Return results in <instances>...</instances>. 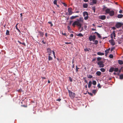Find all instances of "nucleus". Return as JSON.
Returning a JSON list of instances; mask_svg holds the SVG:
<instances>
[{
    "label": "nucleus",
    "mask_w": 123,
    "mask_h": 123,
    "mask_svg": "<svg viewBox=\"0 0 123 123\" xmlns=\"http://www.w3.org/2000/svg\"><path fill=\"white\" fill-rule=\"evenodd\" d=\"M77 21H75L73 24L72 26L75 27V25H76L78 26L79 27V28L81 27L82 24L81 22H82L83 21V18L81 17L79 18V19H77Z\"/></svg>",
    "instance_id": "f257e3e1"
},
{
    "label": "nucleus",
    "mask_w": 123,
    "mask_h": 123,
    "mask_svg": "<svg viewBox=\"0 0 123 123\" xmlns=\"http://www.w3.org/2000/svg\"><path fill=\"white\" fill-rule=\"evenodd\" d=\"M69 96L71 98H74L75 96V94L74 93L72 92L70 90H68Z\"/></svg>",
    "instance_id": "f03ea898"
},
{
    "label": "nucleus",
    "mask_w": 123,
    "mask_h": 123,
    "mask_svg": "<svg viewBox=\"0 0 123 123\" xmlns=\"http://www.w3.org/2000/svg\"><path fill=\"white\" fill-rule=\"evenodd\" d=\"M83 16L84 17V19L85 20H87L88 18V14L86 12H83Z\"/></svg>",
    "instance_id": "7ed1b4c3"
},
{
    "label": "nucleus",
    "mask_w": 123,
    "mask_h": 123,
    "mask_svg": "<svg viewBox=\"0 0 123 123\" xmlns=\"http://www.w3.org/2000/svg\"><path fill=\"white\" fill-rule=\"evenodd\" d=\"M103 62L102 61H99L98 63V64L99 65V68H103L104 66V65L103 64Z\"/></svg>",
    "instance_id": "20e7f679"
},
{
    "label": "nucleus",
    "mask_w": 123,
    "mask_h": 123,
    "mask_svg": "<svg viewBox=\"0 0 123 123\" xmlns=\"http://www.w3.org/2000/svg\"><path fill=\"white\" fill-rule=\"evenodd\" d=\"M68 13H66V14L67 15H71L73 13L72 12V8H71V7H69V8H68Z\"/></svg>",
    "instance_id": "39448f33"
},
{
    "label": "nucleus",
    "mask_w": 123,
    "mask_h": 123,
    "mask_svg": "<svg viewBox=\"0 0 123 123\" xmlns=\"http://www.w3.org/2000/svg\"><path fill=\"white\" fill-rule=\"evenodd\" d=\"M122 25V24L121 23H117L116 25V27L117 28L120 27Z\"/></svg>",
    "instance_id": "423d86ee"
},
{
    "label": "nucleus",
    "mask_w": 123,
    "mask_h": 123,
    "mask_svg": "<svg viewBox=\"0 0 123 123\" xmlns=\"http://www.w3.org/2000/svg\"><path fill=\"white\" fill-rule=\"evenodd\" d=\"M97 2V0H92V2L90 4L93 5L94 4H96Z\"/></svg>",
    "instance_id": "0eeeda50"
},
{
    "label": "nucleus",
    "mask_w": 123,
    "mask_h": 123,
    "mask_svg": "<svg viewBox=\"0 0 123 123\" xmlns=\"http://www.w3.org/2000/svg\"><path fill=\"white\" fill-rule=\"evenodd\" d=\"M109 42L111 43V45L113 46L115 44V42L114 40L113 39L110 40Z\"/></svg>",
    "instance_id": "6e6552de"
},
{
    "label": "nucleus",
    "mask_w": 123,
    "mask_h": 123,
    "mask_svg": "<svg viewBox=\"0 0 123 123\" xmlns=\"http://www.w3.org/2000/svg\"><path fill=\"white\" fill-rule=\"evenodd\" d=\"M110 12L109 13V15L111 16H113L114 15V12L113 10L110 11Z\"/></svg>",
    "instance_id": "1a4fd4ad"
},
{
    "label": "nucleus",
    "mask_w": 123,
    "mask_h": 123,
    "mask_svg": "<svg viewBox=\"0 0 123 123\" xmlns=\"http://www.w3.org/2000/svg\"><path fill=\"white\" fill-rule=\"evenodd\" d=\"M110 9L109 8H107L106 9V10H105V14H109V13L110 12Z\"/></svg>",
    "instance_id": "9d476101"
},
{
    "label": "nucleus",
    "mask_w": 123,
    "mask_h": 123,
    "mask_svg": "<svg viewBox=\"0 0 123 123\" xmlns=\"http://www.w3.org/2000/svg\"><path fill=\"white\" fill-rule=\"evenodd\" d=\"M53 51L51 50V49L49 48H48L47 49V52L48 53H49V55H50L52 53Z\"/></svg>",
    "instance_id": "9b49d317"
},
{
    "label": "nucleus",
    "mask_w": 123,
    "mask_h": 123,
    "mask_svg": "<svg viewBox=\"0 0 123 123\" xmlns=\"http://www.w3.org/2000/svg\"><path fill=\"white\" fill-rule=\"evenodd\" d=\"M100 19L104 20L106 18V16L105 15H102L100 16Z\"/></svg>",
    "instance_id": "f8f14e48"
},
{
    "label": "nucleus",
    "mask_w": 123,
    "mask_h": 123,
    "mask_svg": "<svg viewBox=\"0 0 123 123\" xmlns=\"http://www.w3.org/2000/svg\"><path fill=\"white\" fill-rule=\"evenodd\" d=\"M78 17V16L77 15H76L74 16H73L70 17V19H73L76 18L77 17Z\"/></svg>",
    "instance_id": "ddd939ff"
},
{
    "label": "nucleus",
    "mask_w": 123,
    "mask_h": 123,
    "mask_svg": "<svg viewBox=\"0 0 123 123\" xmlns=\"http://www.w3.org/2000/svg\"><path fill=\"white\" fill-rule=\"evenodd\" d=\"M92 84V82L91 81H90L88 83V88H90V87H91V85Z\"/></svg>",
    "instance_id": "4468645a"
},
{
    "label": "nucleus",
    "mask_w": 123,
    "mask_h": 123,
    "mask_svg": "<svg viewBox=\"0 0 123 123\" xmlns=\"http://www.w3.org/2000/svg\"><path fill=\"white\" fill-rule=\"evenodd\" d=\"M97 54L98 55H104V53H103L101 52H98L97 53Z\"/></svg>",
    "instance_id": "2eb2a0df"
},
{
    "label": "nucleus",
    "mask_w": 123,
    "mask_h": 123,
    "mask_svg": "<svg viewBox=\"0 0 123 123\" xmlns=\"http://www.w3.org/2000/svg\"><path fill=\"white\" fill-rule=\"evenodd\" d=\"M123 17V15L122 14H119L118 15L117 17L118 18H121Z\"/></svg>",
    "instance_id": "dca6fc26"
},
{
    "label": "nucleus",
    "mask_w": 123,
    "mask_h": 123,
    "mask_svg": "<svg viewBox=\"0 0 123 123\" xmlns=\"http://www.w3.org/2000/svg\"><path fill=\"white\" fill-rule=\"evenodd\" d=\"M96 74L98 76H100L101 74V73L100 71H97L96 73Z\"/></svg>",
    "instance_id": "f3484780"
},
{
    "label": "nucleus",
    "mask_w": 123,
    "mask_h": 123,
    "mask_svg": "<svg viewBox=\"0 0 123 123\" xmlns=\"http://www.w3.org/2000/svg\"><path fill=\"white\" fill-rule=\"evenodd\" d=\"M95 33L96 34L97 36L99 38H100L101 37V36L100 35V34L98 33L97 32H95L94 33Z\"/></svg>",
    "instance_id": "a211bd4d"
},
{
    "label": "nucleus",
    "mask_w": 123,
    "mask_h": 123,
    "mask_svg": "<svg viewBox=\"0 0 123 123\" xmlns=\"http://www.w3.org/2000/svg\"><path fill=\"white\" fill-rule=\"evenodd\" d=\"M83 6L84 8H86L88 7V5L87 4L85 3L83 4Z\"/></svg>",
    "instance_id": "6ab92c4d"
},
{
    "label": "nucleus",
    "mask_w": 123,
    "mask_h": 123,
    "mask_svg": "<svg viewBox=\"0 0 123 123\" xmlns=\"http://www.w3.org/2000/svg\"><path fill=\"white\" fill-rule=\"evenodd\" d=\"M118 63L120 65H122L123 64V62L121 60H118Z\"/></svg>",
    "instance_id": "aec40b11"
},
{
    "label": "nucleus",
    "mask_w": 123,
    "mask_h": 123,
    "mask_svg": "<svg viewBox=\"0 0 123 123\" xmlns=\"http://www.w3.org/2000/svg\"><path fill=\"white\" fill-rule=\"evenodd\" d=\"M113 71H114V68H111L109 70V71L111 72H112Z\"/></svg>",
    "instance_id": "412c9836"
},
{
    "label": "nucleus",
    "mask_w": 123,
    "mask_h": 123,
    "mask_svg": "<svg viewBox=\"0 0 123 123\" xmlns=\"http://www.w3.org/2000/svg\"><path fill=\"white\" fill-rule=\"evenodd\" d=\"M52 60V57L50 56V55H49L48 56V60L49 61Z\"/></svg>",
    "instance_id": "4be33fe9"
},
{
    "label": "nucleus",
    "mask_w": 123,
    "mask_h": 123,
    "mask_svg": "<svg viewBox=\"0 0 123 123\" xmlns=\"http://www.w3.org/2000/svg\"><path fill=\"white\" fill-rule=\"evenodd\" d=\"M89 39L90 41H92V36L91 35L89 37Z\"/></svg>",
    "instance_id": "5701e85b"
},
{
    "label": "nucleus",
    "mask_w": 123,
    "mask_h": 123,
    "mask_svg": "<svg viewBox=\"0 0 123 123\" xmlns=\"http://www.w3.org/2000/svg\"><path fill=\"white\" fill-rule=\"evenodd\" d=\"M39 32L40 33V36L41 37H43L44 35L43 33L41 31H39Z\"/></svg>",
    "instance_id": "b1692460"
},
{
    "label": "nucleus",
    "mask_w": 123,
    "mask_h": 123,
    "mask_svg": "<svg viewBox=\"0 0 123 123\" xmlns=\"http://www.w3.org/2000/svg\"><path fill=\"white\" fill-rule=\"evenodd\" d=\"M6 35H9V31L8 30H7L6 31Z\"/></svg>",
    "instance_id": "393cba45"
},
{
    "label": "nucleus",
    "mask_w": 123,
    "mask_h": 123,
    "mask_svg": "<svg viewBox=\"0 0 123 123\" xmlns=\"http://www.w3.org/2000/svg\"><path fill=\"white\" fill-rule=\"evenodd\" d=\"M100 70L102 72H104L105 71V69L104 68H101L100 69Z\"/></svg>",
    "instance_id": "a878e982"
},
{
    "label": "nucleus",
    "mask_w": 123,
    "mask_h": 123,
    "mask_svg": "<svg viewBox=\"0 0 123 123\" xmlns=\"http://www.w3.org/2000/svg\"><path fill=\"white\" fill-rule=\"evenodd\" d=\"M77 36L79 37H83V35L81 33H80L76 35Z\"/></svg>",
    "instance_id": "bb28decb"
},
{
    "label": "nucleus",
    "mask_w": 123,
    "mask_h": 123,
    "mask_svg": "<svg viewBox=\"0 0 123 123\" xmlns=\"http://www.w3.org/2000/svg\"><path fill=\"white\" fill-rule=\"evenodd\" d=\"M107 7H106L105 6H103V11H105V10H106L105 9H107Z\"/></svg>",
    "instance_id": "cd10ccee"
},
{
    "label": "nucleus",
    "mask_w": 123,
    "mask_h": 123,
    "mask_svg": "<svg viewBox=\"0 0 123 123\" xmlns=\"http://www.w3.org/2000/svg\"><path fill=\"white\" fill-rule=\"evenodd\" d=\"M96 82L95 80H93L92 81V84L94 85H96Z\"/></svg>",
    "instance_id": "c85d7f7f"
},
{
    "label": "nucleus",
    "mask_w": 123,
    "mask_h": 123,
    "mask_svg": "<svg viewBox=\"0 0 123 123\" xmlns=\"http://www.w3.org/2000/svg\"><path fill=\"white\" fill-rule=\"evenodd\" d=\"M120 79H123V74L120 75L119 76Z\"/></svg>",
    "instance_id": "c756f323"
},
{
    "label": "nucleus",
    "mask_w": 123,
    "mask_h": 123,
    "mask_svg": "<svg viewBox=\"0 0 123 123\" xmlns=\"http://www.w3.org/2000/svg\"><path fill=\"white\" fill-rule=\"evenodd\" d=\"M79 69V68H78L77 66H76V72H77L78 71V69Z\"/></svg>",
    "instance_id": "7c9ffc66"
},
{
    "label": "nucleus",
    "mask_w": 123,
    "mask_h": 123,
    "mask_svg": "<svg viewBox=\"0 0 123 123\" xmlns=\"http://www.w3.org/2000/svg\"><path fill=\"white\" fill-rule=\"evenodd\" d=\"M18 24H17L16 25L15 27L16 29L18 30V31L19 32H20V30L17 27V25H18Z\"/></svg>",
    "instance_id": "2f4dec72"
},
{
    "label": "nucleus",
    "mask_w": 123,
    "mask_h": 123,
    "mask_svg": "<svg viewBox=\"0 0 123 123\" xmlns=\"http://www.w3.org/2000/svg\"><path fill=\"white\" fill-rule=\"evenodd\" d=\"M118 70V68H114V71L117 72Z\"/></svg>",
    "instance_id": "473e14b6"
},
{
    "label": "nucleus",
    "mask_w": 123,
    "mask_h": 123,
    "mask_svg": "<svg viewBox=\"0 0 123 123\" xmlns=\"http://www.w3.org/2000/svg\"><path fill=\"white\" fill-rule=\"evenodd\" d=\"M109 57L111 58H112L113 57V55L112 54H110Z\"/></svg>",
    "instance_id": "72a5a7b5"
},
{
    "label": "nucleus",
    "mask_w": 123,
    "mask_h": 123,
    "mask_svg": "<svg viewBox=\"0 0 123 123\" xmlns=\"http://www.w3.org/2000/svg\"><path fill=\"white\" fill-rule=\"evenodd\" d=\"M105 55L106 56L109 53V51H107L105 50Z\"/></svg>",
    "instance_id": "f704fd0d"
},
{
    "label": "nucleus",
    "mask_w": 123,
    "mask_h": 123,
    "mask_svg": "<svg viewBox=\"0 0 123 123\" xmlns=\"http://www.w3.org/2000/svg\"><path fill=\"white\" fill-rule=\"evenodd\" d=\"M112 34V35H113V36H114V37H115L116 36V34H115V32L114 31Z\"/></svg>",
    "instance_id": "c9c22d12"
},
{
    "label": "nucleus",
    "mask_w": 123,
    "mask_h": 123,
    "mask_svg": "<svg viewBox=\"0 0 123 123\" xmlns=\"http://www.w3.org/2000/svg\"><path fill=\"white\" fill-rule=\"evenodd\" d=\"M96 90H92V93L94 94H95L96 92Z\"/></svg>",
    "instance_id": "e433bc0d"
},
{
    "label": "nucleus",
    "mask_w": 123,
    "mask_h": 123,
    "mask_svg": "<svg viewBox=\"0 0 123 123\" xmlns=\"http://www.w3.org/2000/svg\"><path fill=\"white\" fill-rule=\"evenodd\" d=\"M57 1L56 0H54V4L55 5H57Z\"/></svg>",
    "instance_id": "4c0bfd02"
},
{
    "label": "nucleus",
    "mask_w": 123,
    "mask_h": 123,
    "mask_svg": "<svg viewBox=\"0 0 123 123\" xmlns=\"http://www.w3.org/2000/svg\"><path fill=\"white\" fill-rule=\"evenodd\" d=\"M102 58L100 57H98L97 58V60L98 61H99L101 60Z\"/></svg>",
    "instance_id": "58836bf2"
},
{
    "label": "nucleus",
    "mask_w": 123,
    "mask_h": 123,
    "mask_svg": "<svg viewBox=\"0 0 123 123\" xmlns=\"http://www.w3.org/2000/svg\"><path fill=\"white\" fill-rule=\"evenodd\" d=\"M94 42V43H93L95 44H97L98 43V41L97 40L95 41Z\"/></svg>",
    "instance_id": "ea45409f"
},
{
    "label": "nucleus",
    "mask_w": 123,
    "mask_h": 123,
    "mask_svg": "<svg viewBox=\"0 0 123 123\" xmlns=\"http://www.w3.org/2000/svg\"><path fill=\"white\" fill-rule=\"evenodd\" d=\"M92 39L95 40L96 39V37L95 35L92 36Z\"/></svg>",
    "instance_id": "a19ab883"
},
{
    "label": "nucleus",
    "mask_w": 123,
    "mask_h": 123,
    "mask_svg": "<svg viewBox=\"0 0 123 123\" xmlns=\"http://www.w3.org/2000/svg\"><path fill=\"white\" fill-rule=\"evenodd\" d=\"M67 28L68 29V30L69 31H70L71 30V28L69 26H68L67 27Z\"/></svg>",
    "instance_id": "79ce46f5"
},
{
    "label": "nucleus",
    "mask_w": 123,
    "mask_h": 123,
    "mask_svg": "<svg viewBox=\"0 0 123 123\" xmlns=\"http://www.w3.org/2000/svg\"><path fill=\"white\" fill-rule=\"evenodd\" d=\"M96 8L95 7H92V9L93 11L94 12H95Z\"/></svg>",
    "instance_id": "37998d69"
},
{
    "label": "nucleus",
    "mask_w": 123,
    "mask_h": 123,
    "mask_svg": "<svg viewBox=\"0 0 123 123\" xmlns=\"http://www.w3.org/2000/svg\"><path fill=\"white\" fill-rule=\"evenodd\" d=\"M92 76L90 75H89L88 76V78L90 79H91L92 78Z\"/></svg>",
    "instance_id": "c03bdc74"
},
{
    "label": "nucleus",
    "mask_w": 123,
    "mask_h": 123,
    "mask_svg": "<svg viewBox=\"0 0 123 123\" xmlns=\"http://www.w3.org/2000/svg\"><path fill=\"white\" fill-rule=\"evenodd\" d=\"M69 80L71 82H72V79L70 77H69Z\"/></svg>",
    "instance_id": "a18cd8bd"
},
{
    "label": "nucleus",
    "mask_w": 123,
    "mask_h": 123,
    "mask_svg": "<svg viewBox=\"0 0 123 123\" xmlns=\"http://www.w3.org/2000/svg\"><path fill=\"white\" fill-rule=\"evenodd\" d=\"M21 106L22 107H27V105H21Z\"/></svg>",
    "instance_id": "49530a36"
},
{
    "label": "nucleus",
    "mask_w": 123,
    "mask_h": 123,
    "mask_svg": "<svg viewBox=\"0 0 123 123\" xmlns=\"http://www.w3.org/2000/svg\"><path fill=\"white\" fill-rule=\"evenodd\" d=\"M98 88H101V87L100 84H98Z\"/></svg>",
    "instance_id": "de8ad7c7"
},
{
    "label": "nucleus",
    "mask_w": 123,
    "mask_h": 123,
    "mask_svg": "<svg viewBox=\"0 0 123 123\" xmlns=\"http://www.w3.org/2000/svg\"><path fill=\"white\" fill-rule=\"evenodd\" d=\"M84 50L86 51H89V50L87 48H85L84 49Z\"/></svg>",
    "instance_id": "09e8293b"
},
{
    "label": "nucleus",
    "mask_w": 123,
    "mask_h": 123,
    "mask_svg": "<svg viewBox=\"0 0 123 123\" xmlns=\"http://www.w3.org/2000/svg\"><path fill=\"white\" fill-rule=\"evenodd\" d=\"M49 24H50L51 25V26H52L53 25L51 22H48Z\"/></svg>",
    "instance_id": "8fccbe9b"
},
{
    "label": "nucleus",
    "mask_w": 123,
    "mask_h": 123,
    "mask_svg": "<svg viewBox=\"0 0 123 123\" xmlns=\"http://www.w3.org/2000/svg\"><path fill=\"white\" fill-rule=\"evenodd\" d=\"M110 37L111 38L113 39V35H112V34H111L110 35Z\"/></svg>",
    "instance_id": "3c124183"
},
{
    "label": "nucleus",
    "mask_w": 123,
    "mask_h": 123,
    "mask_svg": "<svg viewBox=\"0 0 123 123\" xmlns=\"http://www.w3.org/2000/svg\"><path fill=\"white\" fill-rule=\"evenodd\" d=\"M88 93L89 94V95H91V96H92V93H91V92H88Z\"/></svg>",
    "instance_id": "603ef678"
},
{
    "label": "nucleus",
    "mask_w": 123,
    "mask_h": 123,
    "mask_svg": "<svg viewBox=\"0 0 123 123\" xmlns=\"http://www.w3.org/2000/svg\"><path fill=\"white\" fill-rule=\"evenodd\" d=\"M70 37H73L74 36V35L73 34H71L70 35Z\"/></svg>",
    "instance_id": "864d4df0"
},
{
    "label": "nucleus",
    "mask_w": 123,
    "mask_h": 123,
    "mask_svg": "<svg viewBox=\"0 0 123 123\" xmlns=\"http://www.w3.org/2000/svg\"><path fill=\"white\" fill-rule=\"evenodd\" d=\"M63 5H64V6H67V5L65 3H63Z\"/></svg>",
    "instance_id": "5fc2aeb1"
},
{
    "label": "nucleus",
    "mask_w": 123,
    "mask_h": 123,
    "mask_svg": "<svg viewBox=\"0 0 123 123\" xmlns=\"http://www.w3.org/2000/svg\"><path fill=\"white\" fill-rule=\"evenodd\" d=\"M62 34L63 35L66 36V33H63V32L62 33Z\"/></svg>",
    "instance_id": "6e6d98bb"
},
{
    "label": "nucleus",
    "mask_w": 123,
    "mask_h": 123,
    "mask_svg": "<svg viewBox=\"0 0 123 123\" xmlns=\"http://www.w3.org/2000/svg\"><path fill=\"white\" fill-rule=\"evenodd\" d=\"M21 44H22L24 45L25 46H26L24 42H23V43H22Z\"/></svg>",
    "instance_id": "4d7b16f0"
},
{
    "label": "nucleus",
    "mask_w": 123,
    "mask_h": 123,
    "mask_svg": "<svg viewBox=\"0 0 123 123\" xmlns=\"http://www.w3.org/2000/svg\"><path fill=\"white\" fill-rule=\"evenodd\" d=\"M61 100V98H59L58 99H57L56 100L57 101H60Z\"/></svg>",
    "instance_id": "13d9d810"
},
{
    "label": "nucleus",
    "mask_w": 123,
    "mask_h": 123,
    "mask_svg": "<svg viewBox=\"0 0 123 123\" xmlns=\"http://www.w3.org/2000/svg\"><path fill=\"white\" fill-rule=\"evenodd\" d=\"M71 43L65 42V44H71Z\"/></svg>",
    "instance_id": "bf43d9fd"
},
{
    "label": "nucleus",
    "mask_w": 123,
    "mask_h": 123,
    "mask_svg": "<svg viewBox=\"0 0 123 123\" xmlns=\"http://www.w3.org/2000/svg\"><path fill=\"white\" fill-rule=\"evenodd\" d=\"M84 81L85 83H87V81L85 79L84 80Z\"/></svg>",
    "instance_id": "052dcab7"
},
{
    "label": "nucleus",
    "mask_w": 123,
    "mask_h": 123,
    "mask_svg": "<svg viewBox=\"0 0 123 123\" xmlns=\"http://www.w3.org/2000/svg\"><path fill=\"white\" fill-rule=\"evenodd\" d=\"M52 52H53V55H55V53L54 52V51H53Z\"/></svg>",
    "instance_id": "680f3d73"
},
{
    "label": "nucleus",
    "mask_w": 123,
    "mask_h": 123,
    "mask_svg": "<svg viewBox=\"0 0 123 123\" xmlns=\"http://www.w3.org/2000/svg\"><path fill=\"white\" fill-rule=\"evenodd\" d=\"M112 29L113 30H115L116 29V28L115 27H113L112 28Z\"/></svg>",
    "instance_id": "e2e57ef3"
},
{
    "label": "nucleus",
    "mask_w": 123,
    "mask_h": 123,
    "mask_svg": "<svg viewBox=\"0 0 123 123\" xmlns=\"http://www.w3.org/2000/svg\"><path fill=\"white\" fill-rule=\"evenodd\" d=\"M42 42L43 43V44H45V42H44V40H43L42 41Z\"/></svg>",
    "instance_id": "0e129e2a"
},
{
    "label": "nucleus",
    "mask_w": 123,
    "mask_h": 123,
    "mask_svg": "<svg viewBox=\"0 0 123 123\" xmlns=\"http://www.w3.org/2000/svg\"><path fill=\"white\" fill-rule=\"evenodd\" d=\"M73 21H70L69 22V24H71L72 22H73Z\"/></svg>",
    "instance_id": "69168bd1"
},
{
    "label": "nucleus",
    "mask_w": 123,
    "mask_h": 123,
    "mask_svg": "<svg viewBox=\"0 0 123 123\" xmlns=\"http://www.w3.org/2000/svg\"><path fill=\"white\" fill-rule=\"evenodd\" d=\"M41 78L42 79H46V78L45 77H41Z\"/></svg>",
    "instance_id": "338daca9"
},
{
    "label": "nucleus",
    "mask_w": 123,
    "mask_h": 123,
    "mask_svg": "<svg viewBox=\"0 0 123 123\" xmlns=\"http://www.w3.org/2000/svg\"><path fill=\"white\" fill-rule=\"evenodd\" d=\"M114 74V75H116V74H117L115 72L113 73Z\"/></svg>",
    "instance_id": "774afa93"
}]
</instances>
